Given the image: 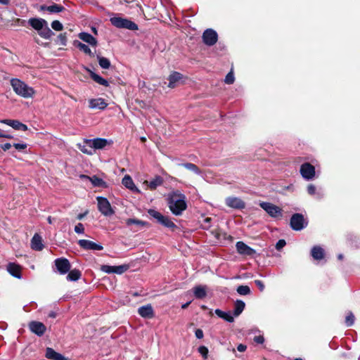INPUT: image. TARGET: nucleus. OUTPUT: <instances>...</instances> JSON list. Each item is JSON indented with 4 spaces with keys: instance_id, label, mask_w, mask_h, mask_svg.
Listing matches in <instances>:
<instances>
[{
    "instance_id": "1",
    "label": "nucleus",
    "mask_w": 360,
    "mask_h": 360,
    "mask_svg": "<svg viewBox=\"0 0 360 360\" xmlns=\"http://www.w3.org/2000/svg\"><path fill=\"white\" fill-rule=\"evenodd\" d=\"M11 85L14 92L18 96L24 98H31L36 94L35 90L32 87L19 79H12L11 80Z\"/></svg>"
},
{
    "instance_id": "2",
    "label": "nucleus",
    "mask_w": 360,
    "mask_h": 360,
    "mask_svg": "<svg viewBox=\"0 0 360 360\" xmlns=\"http://www.w3.org/2000/svg\"><path fill=\"white\" fill-rule=\"evenodd\" d=\"M184 195L179 193H174L169 199V207L171 212L175 215H180L186 209V203Z\"/></svg>"
},
{
    "instance_id": "3",
    "label": "nucleus",
    "mask_w": 360,
    "mask_h": 360,
    "mask_svg": "<svg viewBox=\"0 0 360 360\" xmlns=\"http://www.w3.org/2000/svg\"><path fill=\"white\" fill-rule=\"evenodd\" d=\"M29 24L37 31L39 34L44 38L49 39L53 34V32L48 26L47 22L41 18H30Z\"/></svg>"
},
{
    "instance_id": "4",
    "label": "nucleus",
    "mask_w": 360,
    "mask_h": 360,
    "mask_svg": "<svg viewBox=\"0 0 360 360\" xmlns=\"http://www.w3.org/2000/svg\"><path fill=\"white\" fill-rule=\"evenodd\" d=\"M148 213L162 226L169 229H174L176 227L174 223L168 217L162 214L160 212L153 209H150L148 210Z\"/></svg>"
},
{
    "instance_id": "5",
    "label": "nucleus",
    "mask_w": 360,
    "mask_h": 360,
    "mask_svg": "<svg viewBox=\"0 0 360 360\" xmlns=\"http://www.w3.org/2000/svg\"><path fill=\"white\" fill-rule=\"evenodd\" d=\"M111 23L118 28H126L130 30H138L136 24L127 19L122 18L120 17H114L110 18Z\"/></svg>"
},
{
    "instance_id": "6",
    "label": "nucleus",
    "mask_w": 360,
    "mask_h": 360,
    "mask_svg": "<svg viewBox=\"0 0 360 360\" xmlns=\"http://www.w3.org/2000/svg\"><path fill=\"white\" fill-rule=\"evenodd\" d=\"M98 209L102 214L106 217L114 214L115 212L108 200L103 197H97Z\"/></svg>"
},
{
    "instance_id": "7",
    "label": "nucleus",
    "mask_w": 360,
    "mask_h": 360,
    "mask_svg": "<svg viewBox=\"0 0 360 360\" xmlns=\"http://www.w3.org/2000/svg\"><path fill=\"white\" fill-rule=\"evenodd\" d=\"M259 205L270 217L274 218L282 217V209L279 207L267 202H262Z\"/></svg>"
},
{
    "instance_id": "8",
    "label": "nucleus",
    "mask_w": 360,
    "mask_h": 360,
    "mask_svg": "<svg viewBox=\"0 0 360 360\" xmlns=\"http://www.w3.org/2000/svg\"><path fill=\"white\" fill-rule=\"evenodd\" d=\"M129 269L128 264H122L120 266L102 265L101 270L107 274H122Z\"/></svg>"
},
{
    "instance_id": "9",
    "label": "nucleus",
    "mask_w": 360,
    "mask_h": 360,
    "mask_svg": "<svg viewBox=\"0 0 360 360\" xmlns=\"http://www.w3.org/2000/svg\"><path fill=\"white\" fill-rule=\"evenodd\" d=\"M307 223L300 214H295L290 219V226L293 230L300 231L305 227Z\"/></svg>"
},
{
    "instance_id": "10",
    "label": "nucleus",
    "mask_w": 360,
    "mask_h": 360,
    "mask_svg": "<svg viewBox=\"0 0 360 360\" xmlns=\"http://www.w3.org/2000/svg\"><path fill=\"white\" fill-rule=\"evenodd\" d=\"M87 143L92 146L93 150H101L107 146H110L112 144V141L110 139L97 138L89 140Z\"/></svg>"
},
{
    "instance_id": "11",
    "label": "nucleus",
    "mask_w": 360,
    "mask_h": 360,
    "mask_svg": "<svg viewBox=\"0 0 360 360\" xmlns=\"http://www.w3.org/2000/svg\"><path fill=\"white\" fill-rule=\"evenodd\" d=\"M300 174L307 180H311L315 176V167L310 163H304L300 167Z\"/></svg>"
},
{
    "instance_id": "12",
    "label": "nucleus",
    "mask_w": 360,
    "mask_h": 360,
    "mask_svg": "<svg viewBox=\"0 0 360 360\" xmlns=\"http://www.w3.org/2000/svg\"><path fill=\"white\" fill-rule=\"evenodd\" d=\"M54 263L58 271L60 274H65L70 270L71 264L66 258L61 257L56 259Z\"/></svg>"
},
{
    "instance_id": "13",
    "label": "nucleus",
    "mask_w": 360,
    "mask_h": 360,
    "mask_svg": "<svg viewBox=\"0 0 360 360\" xmlns=\"http://www.w3.org/2000/svg\"><path fill=\"white\" fill-rule=\"evenodd\" d=\"M203 42L208 46H212L217 41V34L212 30H206L202 34Z\"/></svg>"
},
{
    "instance_id": "14",
    "label": "nucleus",
    "mask_w": 360,
    "mask_h": 360,
    "mask_svg": "<svg viewBox=\"0 0 360 360\" xmlns=\"http://www.w3.org/2000/svg\"><path fill=\"white\" fill-rule=\"evenodd\" d=\"M0 122L11 127L15 130L27 131L28 129L26 124L20 122L18 120L4 119L1 120Z\"/></svg>"
},
{
    "instance_id": "15",
    "label": "nucleus",
    "mask_w": 360,
    "mask_h": 360,
    "mask_svg": "<svg viewBox=\"0 0 360 360\" xmlns=\"http://www.w3.org/2000/svg\"><path fill=\"white\" fill-rule=\"evenodd\" d=\"M78 244L81 248L86 250H102L103 249V247L101 245L84 239L79 240L78 241Z\"/></svg>"
},
{
    "instance_id": "16",
    "label": "nucleus",
    "mask_w": 360,
    "mask_h": 360,
    "mask_svg": "<svg viewBox=\"0 0 360 360\" xmlns=\"http://www.w3.org/2000/svg\"><path fill=\"white\" fill-rule=\"evenodd\" d=\"M29 328L30 330L39 336L44 334L46 327L44 323L39 321H32L29 323Z\"/></svg>"
},
{
    "instance_id": "17",
    "label": "nucleus",
    "mask_w": 360,
    "mask_h": 360,
    "mask_svg": "<svg viewBox=\"0 0 360 360\" xmlns=\"http://www.w3.org/2000/svg\"><path fill=\"white\" fill-rule=\"evenodd\" d=\"M225 201L228 207L234 209H243L245 206V202L237 197H229Z\"/></svg>"
},
{
    "instance_id": "18",
    "label": "nucleus",
    "mask_w": 360,
    "mask_h": 360,
    "mask_svg": "<svg viewBox=\"0 0 360 360\" xmlns=\"http://www.w3.org/2000/svg\"><path fill=\"white\" fill-rule=\"evenodd\" d=\"M107 106L108 103L102 98H91L89 100V107L91 109L104 110Z\"/></svg>"
},
{
    "instance_id": "19",
    "label": "nucleus",
    "mask_w": 360,
    "mask_h": 360,
    "mask_svg": "<svg viewBox=\"0 0 360 360\" xmlns=\"http://www.w3.org/2000/svg\"><path fill=\"white\" fill-rule=\"evenodd\" d=\"M183 79V75L178 72H172L168 77V87L174 89L179 84L181 80Z\"/></svg>"
},
{
    "instance_id": "20",
    "label": "nucleus",
    "mask_w": 360,
    "mask_h": 360,
    "mask_svg": "<svg viewBox=\"0 0 360 360\" xmlns=\"http://www.w3.org/2000/svg\"><path fill=\"white\" fill-rule=\"evenodd\" d=\"M138 312L141 317L145 319H152L154 316V311L151 304L141 307Z\"/></svg>"
},
{
    "instance_id": "21",
    "label": "nucleus",
    "mask_w": 360,
    "mask_h": 360,
    "mask_svg": "<svg viewBox=\"0 0 360 360\" xmlns=\"http://www.w3.org/2000/svg\"><path fill=\"white\" fill-rule=\"evenodd\" d=\"M236 249L239 254L244 255H252L255 251L250 247L248 246L243 242L239 241L236 243Z\"/></svg>"
},
{
    "instance_id": "22",
    "label": "nucleus",
    "mask_w": 360,
    "mask_h": 360,
    "mask_svg": "<svg viewBox=\"0 0 360 360\" xmlns=\"http://www.w3.org/2000/svg\"><path fill=\"white\" fill-rule=\"evenodd\" d=\"M163 184V179L160 176H155L150 181H144L143 184L146 185L147 188L150 190H155L157 187Z\"/></svg>"
},
{
    "instance_id": "23",
    "label": "nucleus",
    "mask_w": 360,
    "mask_h": 360,
    "mask_svg": "<svg viewBox=\"0 0 360 360\" xmlns=\"http://www.w3.org/2000/svg\"><path fill=\"white\" fill-rule=\"evenodd\" d=\"M122 184L133 192L139 193L140 190L135 186L131 177L129 175H125L122 181Z\"/></svg>"
},
{
    "instance_id": "24",
    "label": "nucleus",
    "mask_w": 360,
    "mask_h": 360,
    "mask_svg": "<svg viewBox=\"0 0 360 360\" xmlns=\"http://www.w3.org/2000/svg\"><path fill=\"white\" fill-rule=\"evenodd\" d=\"M78 37L81 40L88 43L92 46L96 47L97 46L98 41L96 39L87 32H81L79 34Z\"/></svg>"
},
{
    "instance_id": "25",
    "label": "nucleus",
    "mask_w": 360,
    "mask_h": 360,
    "mask_svg": "<svg viewBox=\"0 0 360 360\" xmlns=\"http://www.w3.org/2000/svg\"><path fill=\"white\" fill-rule=\"evenodd\" d=\"M46 357L52 360H68L62 354L56 352L54 349L51 347H47L46 349Z\"/></svg>"
},
{
    "instance_id": "26",
    "label": "nucleus",
    "mask_w": 360,
    "mask_h": 360,
    "mask_svg": "<svg viewBox=\"0 0 360 360\" xmlns=\"http://www.w3.org/2000/svg\"><path fill=\"white\" fill-rule=\"evenodd\" d=\"M207 288L206 285H196L193 288L194 296L198 299H202L207 296Z\"/></svg>"
},
{
    "instance_id": "27",
    "label": "nucleus",
    "mask_w": 360,
    "mask_h": 360,
    "mask_svg": "<svg viewBox=\"0 0 360 360\" xmlns=\"http://www.w3.org/2000/svg\"><path fill=\"white\" fill-rule=\"evenodd\" d=\"M90 139H85L83 144H77L78 148L84 154L91 155L94 154L92 146L87 143Z\"/></svg>"
},
{
    "instance_id": "28",
    "label": "nucleus",
    "mask_w": 360,
    "mask_h": 360,
    "mask_svg": "<svg viewBox=\"0 0 360 360\" xmlns=\"http://www.w3.org/2000/svg\"><path fill=\"white\" fill-rule=\"evenodd\" d=\"M31 247L34 250H41L43 249L42 239L40 236L35 234L31 240Z\"/></svg>"
},
{
    "instance_id": "29",
    "label": "nucleus",
    "mask_w": 360,
    "mask_h": 360,
    "mask_svg": "<svg viewBox=\"0 0 360 360\" xmlns=\"http://www.w3.org/2000/svg\"><path fill=\"white\" fill-rule=\"evenodd\" d=\"M8 271L15 277L20 278L21 268L15 263H9L7 266Z\"/></svg>"
},
{
    "instance_id": "30",
    "label": "nucleus",
    "mask_w": 360,
    "mask_h": 360,
    "mask_svg": "<svg viewBox=\"0 0 360 360\" xmlns=\"http://www.w3.org/2000/svg\"><path fill=\"white\" fill-rule=\"evenodd\" d=\"M311 255L314 259L319 260L323 258L324 251L320 246H314L311 249Z\"/></svg>"
},
{
    "instance_id": "31",
    "label": "nucleus",
    "mask_w": 360,
    "mask_h": 360,
    "mask_svg": "<svg viewBox=\"0 0 360 360\" xmlns=\"http://www.w3.org/2000/svg\"><path fill=\"white\" fill-rule=\"evenodd\" d=\"M89 180L91 182L94 186L96 187H101V188H107L108 184L107 183L103 180L102 179L99 178L97 176H92L91 178H89Z\"/></svg>"
},
{
    "instance_id": "32",
    "label": "nucleus",
    "mask_w": 360,
    "mask_h": 360,
    "mask_svg": "<svg viewBox=\"0 0 360 360\" xmlns=\"http://www.w3.org/2000/svg\"><path fill=\"white\" fill-rule=\"evenodd\" d=\"M74 45L75 46H77L78 49H79L81 51H82L84 53L89 55V56H91V57L94 56V53L91 51V50L89 49V47L87 45H86L79 41H75Z\"/></svg>"
},
{
    "instance_id": "33",
    "label": "nucleus",
    "mask_w": 360,
    "mask_h": 360,
    "mask_svg": "<svg viewBox=\"0 0 360 360\" xmlns=\"http://www.w3.org/2000/svg\"><path fill=\"white\" fill-rule=\"evenodd\" d=\"M86 70L90 72L91 77L96 82H97L98 84H99L101 85L105 86H108L109 85V83H108V82L106 79H103L101 76H99V75H96V73L93 72L90 70H89V69H86Z\"/></svg>"
},
{
    "instance_id": "34",
    "label": "nucleus",
    "mask_w": 360,
    "mask_h": 360,
    "mask_svg": "<svg viewBox=\"0 0 360 360\" xmlns=\"http://www.w3.org/2000/svg\"><path fill=\"white\" fill-rule=\"evenodd\" d=\"M215 314L219 316L220 318L229 321L233 322L234 321V318L230 312H224L220 309H216Z\"/></svg>"
},
{
    "instance_id": "35",
    "label": "nucleus",
    "mask_w": 360,
    "mask_h": 360,
    "mask_svg": "<svg viewBox=\"0 0 360 360\" xmlns=\"http://www.w3.org/2000/svg\"><path fill=\"white\" fill-rule=\"evenodd\" d=\"M68 272L69 273L67 276V279L68 281H75L79 280L81 277V272L78 269H75L71 271H69Z\"/></svg>"
},
{
    "instance_id": "36",
    "label": "nucleus",
    "mask_w": 360,
    "mask_h": 360,
    "mask_svg": "<svg viewBox=\"0 0 360 360\" xmlns=\"http://www.w3.org/2000/svg\"><path fill=\"white\" fill-rule=\"evenodd\" d=\"M245 303L241 300H238L235 303V309H234V316H239L245 308Z\"/></svg>"
},
{
    "instance_id": "37",
    "label": "nucleus",
    "mask_w": 360,
    "mask_h": 360,
    "mask_svg": "<svg viewBox=\"0 0 360 360\" xmlns=\"http://www.w3.org/2000/svg\"><path fill=\"white\" fill-rule=\"evenodd\" d=\"M41 9H46L51 13H59L63 11L64 8L58 4H53L49 6H41Z\"/></svg>"
},
{
    "instance_id": "38",
    "label": "nucleus",
    "mask_w": 360,
    "mask_h": 360,
    "mask_svg": "<svg viewBox=\"0 0 360 360\" xmlns=\"http://www.w3.org/2000/svg\"><path fill=\"white\" fill-rule=\"evenodd\" d=\"M126 224L127 226L136 224V225L141 226H146L148 225V223L146 221L139 220V219H127L126 220Z\"/></svg>"
},
{
    "instance_id": "39",
    "label": "nucleus",
    "mask_w": 360,
    "mask_h": 360,
    "mask_svg": "<svg viewBox=\"0 0 360 360\" xmlns=\"http://www.w3.org/2000/svg\"><path fill=\"white\" fill-rule=\"evenodd\" d=\"M98 60L99 65L102 68L108 69L110 66V62L108 58L98 56Z\"/></svg>"
},
{
    "instance_id": "40",
    "label": "nucleus",
    "mask_w": 360,
    "mask_h": 360,
    "mask_svg": "<svg viewBox=\"0 0 360 360\" xmlns=\"http://www.w3.org/2000/svg\"><path fill=\"white\" fill-rule=\"evenodd\" d=\"M182 166L188 170L193 171V172H195L197 174H200V170L199 169V168L195 165H194L193 163L182 164Z\"/></svg>"
},
{
    "instance_id": "41",
    "label": "nucleus",
    "mask_w": 360,
    "mask_h": 360,
    "mask_svg": "<svg viewBox=\"0 0 360 360\" xmlns=\"http://www.w3.org/2000/svg\"><path fill=\"white\" fill-rule=\"evenodd\" d=\"M237 292L240 295H246L250 294V289L248 285H240L237 288Z\"/></svg>"
},
{
    "instance_id": "42",
    "label": "nucleus",
    "mask_w": 360,
    "mask_h": 360,
    "mask_svg": "<svg viewBox=\"0 0 360 360\" xmlns=\"http://www.w3.org/2000/svg\"><path fill=\"white\" fill-rule=\"evenodd\" d=\"M51 27L56 31H61L63 29L62 23L58 20H53L51 22Z\"/></svg>"
},
{
    "instance_id": "43",
    "label": "nucleus",
    "mask_w": 360,
    "mask_h": 360,
    "mask_svg": "<svg viewBox=\"0 0 360 360\" xmlns=\"http://www.w3.org/2000/svg\"><path fill=\"white\" fill-rule=\"evenodd\" d=\"M354 322V316L352 312H349L345 319V323L347 326H351Z\"/></svg>"
},
{
    "instance_id": "44",
    "label": "nucleus",
    "mask_w": 360,
    "mask_h": 360,
    "mask_svg": "<svg viewBox=\"0 0 360 360\" xmlns=\"http://www.w3.org/2000/svg\"><path fill=\"white\" fill-rule=\"evenodd\" d=\"M234 80H235V78H234V76H233V73L232 71H231L226 76L224 82H225V83H226L228 84H233L234 82Z\"/></svg>"
},
{
    "instance_id": "45",
    "label": "nucleus",
    "mask_w": 360,
    "mask_h": 360,
    "mask_svg": "<svg viewBox=\"0 0 360 360\" xmlns=\"http://www.w3.org/2000/svg\"><path fill=\"white\" fill-rule=\"evenodd\" d=\"M198 352L204 357V359L207 358L208 349L205 346L199 347Z\"/></svg>"
},
{
    "instance_id": "46",
    "label": "nucleus",
    "mask_w": 360,
    "mask_h": 360,
    "mask_svg": "<svg viewBox=\"0 0 360 360\" xmlns=\"http://www.w3.org/2000/svg\"><path fill=\"white\" fill-rule=\"evenodd\" d=\"M58 39L59 41L60 44H61L63 46H65L66 45L67 37H66V34L65 33L60 34L58 35Z\"/></svg>"
},
{
    "instance_id": "47",
    "label": "nucleus",
    "mask_w": 360,
    "mask_h": 360,
    "mask_svg": "<svg viewBox=\"0 0 360 360\" xmlns=\"http://www.w3.org/2000/svg\"><path fill=\"white\" fill-rule=\"evenodd\" d=\"M75 231L77 233H83L84 232V227L82 224L79 223L75 227Z\"/></svg>"
},
{
    "instance_id": "48",
    "label": "nucleus",
    "mask_w": 360,
    "mask_h": 360,
    "mask_svg": "<svg viewBox=\"0 0 360 360\" xmlns=\"http://www.w3.org/2000/svg\"><path fill=\"white\" fill-rule=\"evenodd\" d=\"M13 146L17 150H24V149H25L27 148V144L26 143H14Z\"/></svg>"
},
{
    "instance_id": "49",
    "label": "nucleus",
    "mask_w": 360,
    "mask_h": 360,
    "mask_svg": "<svg viewBox=\"0 0 360 360\" xmlns=\"http://www.w3.org/2000/svg\"><path fill=\"white\" fill-rule=\"evenodd\" d=\"M285 244L286 243L284 240H279L276 245V248L277 250H281L285 245Z\"/></svg>"
},
{
    "instance_id": "50",
    "label": "nucleus",
    "mask_w": 360,
    "mask_h": 360,
    "mask_svg": "<svg viewBox=\"0 0 360 360\" xmlns=\"http://www.w3.org/2000/svg\"><path fill=\"white\" fill-rule=\"evenodd\" d=\"M307 191L310 195H313L315 193L316 188L314 185L310 184L307 186Z\"/></svg>"
},
{
    "instance_id": "51",
    "label": "nucleus",
    "mask_w": 360,
    "mask_h": 360,
    "mask_svg": "<svg viewBox=\"0 0 360 360\" xmlns=\"http://www.w3.org/2000/svg\"><path fill=\"white\" fill-rule=\"evenodd\" d=\"M255 283L256 285L259 288V290L261 291L264 290V283L261 281L256 280V281H255Z\"/></svg>"
},
{
    "instance_id": "52",
    "label": "nucleus",
    "mask_w": 360,
    "mask_h": 360,
    "mask_svg": "<svg viewBox=\"0 0 360 360\" xmlns=\"http://www.w3.org/2000/svg\"><path fill=\"white\" fill-rule=\"evenodd\" d=\"M195 333L197 338L202 339L203 338V331L201 329H197Z\"/></svg>"
},
{
    "instance_id": "53",
    "label": "nucleus",
    "mask_w": 360,
    "mask_h": 360,
    "mask_svg": "<svg viewBox=\"0 0 360 360\" xmlns=\"http://www.w3.org/2000/svg\"><path fill=\"white\" fill-rule=\"evenodd\" d=\"M254 340L257 343L262 344V343H263L264 339V338L262 336L259 335V336H255V338H254Z\"/></svg>"
},
{
    "instance_id": "54",
    "label": "nucleus",
    "mask_w": 360,
    "mask_h": 360,
    "mask_svg": "<svg viewBox=\"0 0 360 360\" xmlns=\"http://www.w3.org/2000/svg\"><path fill=\"white\" fill-rule=\"evenodd\" d=\"M246 348H247L246 345H243V344H240V345H238V347H237V349H238V352H245V351L246 350Z\"/></svg>"
},
{
    "instance_id": "55",
    "label": "nucleus",
    "mask_w": 360,
    "mask_h": 360,
    "mask_svg": "<svg viewBox=\"0 0 360 360\" xmlns=\"http://www.w3.org/2000/svg\"><path fill=\"white\" fill-rule=\"evenodd\" d=\"M11 145L10 143H5V144L1 146V148L4 151L9 150L11 148Z\"/></svg>"
},
{
    "instance_id": "56",
    "label": "nucleus",
    "mask_w": 360,
    "mask_h": 360,
    "mask_svg": "<svg viewBox=\"0 0 360 360\" xmlns=\"http://www.w3.org/2000/svg\"><path fill=\"white\" fill-rule=\"evenodd\" d=\"M0 137L7 138V139H12V136L4 134L1 129H0Z\"/></svg>"
},
{
    "instance_id": "57",
    "label": "nucleus",
    "mask_w": 360,
    "mask_h": 360,
    "mask_svg": "<svg viewBox=\"0 0 360 360\" xmlns=\"http://www.w3.org/2000/svg\"><path fill=\"white\" fill-rule=\"evenodd\" d=\"M88 213V212L86 211V212H84V214H79L77 215V219L81 220L86 215V214Z\"/></svg>"
},
{
    "instance_id": "58",
    "label": "nucleus",
    "mask_w": 360,
    "mask_h": 360,
    "mask_svg": "<svg viewBox=\"0 0 360 360\" xmlns=\"http://www.w3.org/2000/svg\"><path fill=\"white\" fill-rule=\"evenodd\" d=\"M79 177L82 179H88L89 180V178H91V176H89L87 175H85V174H81L79 176Z\"/></svg>"
},
{
    "instance_id": "59",
    "label": "nucleus",
    "mask_w": 360,
    "mask_h": 360,
    "mask_svg": "<svg viewBox=\"0 0 360 360\" xmlns=\"http://www.w3.org/2000/svg\"><path fill=\"white\" fill-rule=\"evenodd\" d=\"M8 2H9L8 0H0V4H4V5H7L8 4Z\"/></svg>"
},
{
    "instance_id": "60",
    "label": "nucleus",
    "mask_w": 360,
    "mask_h": 360,
    "mask_svg": "<svg viewBox=\"0 0 360 360\" xmlns=\"http://www.w3.org/2000/svg\"><path fill=\"white\" fill-rule=\"evenodd\" d=\"M191 304V302H186V304H184L181 307L182 309H186L188 307V305Z\"/></svg>"
},
{
    "instance_id": "61",
    "label": "nucleus",
    "mask_w": 360,
    "mask_h": 360,
    "mask_svg": "<svg viewBox=\"0 0 360 360\" xmlns=\"http://www.w3.org/2000/svg\"><path fill=\"white\" fill-rule=\"evenodd\" d=\"M47 220H48V222H49V224H51V223H52L51 217H48V219H47Z\"/></svg>"
},
{
    "instance_id": "62",
    "label": "nucleus",
    "mask_w": 360,
    "mask_h": 360,
    "mask_svg": "<svg viewBox=\"0 0 360 360\" xmlns=\"http://www.w3.org/2000/svg\"><path fill=\"white\" fill-rule=\"evenodd\" d=\"M92 31L94 34H97V30L95 27H92Z\"/></svg>"
},
{
    "instance_id": "63",
    "label": "nucleus",
    "mask_w": 360,
    "mask_h": 360,
    "mask_svg": "<svg viewBox=\"0 0 360 360\" xmlns=\"http://www.w3.org/2000/svg\"><path fill=\"white\" fill-rule=\"evenodd\" d=\"M342 257H342V255H338V259H342Z\"/></svg>"
},
{
    "instance_id": "64",
    "label": "nucleus",
    "mask_w": 360,
    "mask_h": 360,
    "mask_svg": "<svg viewBox=\"0 0 360 360\" xmlns=\"http://www.w3.org/2000/svg\"><path fill=\"white\" fill-rule=\"evenodd\" d=\"M141 140L143 142V141H146V138H145V137H141Z\"/></svg>"
}]
</instances>
